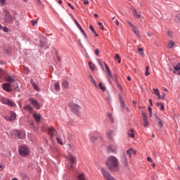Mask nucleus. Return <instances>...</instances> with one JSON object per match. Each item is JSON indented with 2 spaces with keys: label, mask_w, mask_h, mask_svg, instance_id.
I'll return each instance as SVG.
<instances>
[{
  "label": "nucleus",
  "mask_w": 180,
  "mask_h": 180,
  "mask_svg": "<svg viewBox=\"0 0 180 180\" xmlns=\"http://www.w3.org/2000/svg\"><path fill=\"white\" fill-rule=\"evenodd\" d=\"M133 152V148H130L129 150H128L127 151V155H129V157H131V153Z\"/></svg>",
  "instance_id": "a19ab883"
},
{
  "label": "nucleus",
  "mask_w": 180,
  "mask_h": 180,
  "mask_svg": "<svg viewBox=\"0 0 180 180\" xmlns=\"http://www.w3.org/2000/svg\"><path fill=\"white\" fill-rule=\"evenodd\" d=\"M11 86H12V84L9 83H4L2 84L3 89L6 92H12V89H11Z\"/></svg>",
  "instance_id": "9b49d317"
},
{
  "label": "nucleus",
  "mask_w": 180,
  "mask_h": 180,
  "mask_svg": "<svg viewBox=\"0 0 180 180\" xmlns=\"http://www.w3.org/2000/svg\"><path fill=\"white\" fill-rule=\"evenodd\" d=\"M132 13L135 18H141V14L140 13H138L137 11H136V9H134L132 11Z\"/></svg>",
  "instance_id": "b1692460"
},
{
  "label": "nucleus",
  "mask_w": 180,
  "mask_h": 180,
  "mask_svg": "<svg viewBox=\"0 0 180 180\" xmlns=\"http://www.w3.org/2000/svg\"><path fill=\"white\" fill-rule=\"evenodd\" d=\"M32 25L34 26V25H36L37 23V21L36 20H32Z\"/></svg>",
  "instance_id": "052dcab7"
},
{
  "label": "nucleus",
  "mask_w": 180,
  "mask_h": 180,
  "mask_svg": "<svg viewBox=\"0 0 180 180\" xmlns=\"http://www.w3.org/2000/svg\"><path fill=\"white\" fill-rule=\"evenodd\" d=\"M68 6H69L70 8H71V9H72V10H75V8H74V6L71 5L70 3H68Z\"/></svg>",
  "instance_id": "603ef678"
},
{
  "label": "nucleus",
  "mask_w": 180,
  "mask_h": 180,
  "mask_svg": "<svg viewBox=\"0 0 180 180\" xmlns=\"http://www.w3.org/2000/svg\"><path fill=\"white\" fill-rule=\"evenodd\" d=\"M89 65L91 71H94V70H95V65H94V63L89 62Z\"/></svg>",
  "instance_id": "4c0bfd02"
},
{
  "label": "nucleus",
  "mask_w": 180,
  "mask_h": 180,
  "mask_svg": "<svg viewBox=\"0 0 180 180\" xmlns=\"http://www.w3.org/2000/svg\"><path fill=\"white\" fill-rule=\"evenodd\" d=\"M153 116L155 117V120H156L158 123V126H159V127H163L164 124H162V122H161V119H160L156 114H153Z\"/></svg>",
  "instance_id": "f3484780"
},
{
  "label": "nucleus",
  "mask_w": 180,
  "mask_h": 180,
  "mask_svg": "<svg viewBox=\"0 0 180 180\" xmlns=\"http://www.w3.org/2000/svg\"><path fill=\"white\" fill-rule=\"evenodd\" d=\"M30 101L32 105H33V106H34V108L36 109H40V104H39V103L37 102V100H34L33 98H30Z\"/></svg>",
  "instance_id": "dca6fc26"
},
{
  "label": "nucleus",
  "mask_w": 180,
  "mask_h": 180,
  "mask_svg": "<svg viewBox=\"0 0 180 180\" xmlns=\"http://www.w3.org/2000/svg\"><path fill=\"white\" fill-rule=\"evenodd\" d=\"M124 164L125 167H127V158L125 156L124 157Z\"/></svg>",
  "instance_id": "3c124183"
},
{
  "label": "nucleus",
  "mask_w": 180,
  "mask_h": 180,
  "mask_svg": "<svg viewBox=\"0 0 180 180\" xmlns=\"http://www.w3.org/2000/svg\"><path fill=\"white\" fill-rule=\"evenodd\" d=\"M115 58V60H119L120 58V56H119V54L116 53Z\"/></svg>",
  "instance_id": "6e6d98bb"
},
{
  "label": "nucleus",
  "mask_w": 180,
  "mask_h": 180,
  "mask_svg": "<svg viewBox=\"0 0 180 180\" xmlns=\"http://www.w3.org/2000/svg\"><path fill=\"white\" fill-rule=\"evenodd\" d=\"M13 86L15 91H16L17 92H20V88H19V85H18V83H14L13 84Z\"/></svg>",
  "instance_id": "393cba45"
},
{
  "label": "nucleus",
  "mask_w": 180,
  "mask_h": 180,
  "mask_svg": "<svg viewBox=\"0 0 180 180\" xmlns=\"http://www.w3.org/2000/svg\"><path fill=\"white\" fill-rule=\"evenodd\" d=\"M148 112H150V113H152V109L150 107H148Z\"/></svg>",
  "instance_id": "69168bd1"
},
{
  "label": "nucleus",
  "mask_w": 180,
  "mask_h": 180,
  "mask_svg": "<svg viewBox=\"0 0 180 180\" xmlns=\"http://www.w3.org/2000/svg\"><path fill=\"white\" fill-rule=\"evenodd\" d=\"M89 29L90 30H91V32L96 34V36L98 37V36H99L98 34H96V32L95 31V29H94V27L92 25L89 26Z\"/></svg>",
  "instance_id": "e433bc0d"
},
{
  "label": "nucleus",
  "mask_w": 180,
  "mask_h": 180,
  "mask_svg": "<svg viewBox=\"0 0 180 180\" xmlns=\"http://www.w3.org/2000/svg\"><path fill=\"white\" fill-rule=\"evenodd\" d=\"M156 105L158 106V108H159V109H160V110H164V105H162V103H157Z\"/></svg>",
  "instance_id": "7c9ffc66"
},
{
  "label": "nucleus",
  "mask_w": 180,
  "mask_h": 180,
  "mask_svg": "<svg viewBox=\"0 0 180 180\" xmlns=\"http://www.w3.org/2000/svg\"><path fill=\"white\" fill-rule=\"evenodd\" d=\"M31 84L32 85L34 89H35V91H37V92H39L40 91V88L37 86V84H36V83H34V82H33V80H31Z\"/></svg>",
  "instance_id": "4be33fe9"
},
{
  "label": "nucleus",
  "mask_w": 180,
  "mask_h": 180,
  "mask_svg": "<svg viewBox=\"0 0 180 180\" xmlns=\"http://www.w3.org/2000/svg\"><path fill=\"white\" fill-rule=\"evenodd\" d=\"M167 34L169 35V36H172V32H171V31H168L167 32Z\"/></svg>",
  "instance_id": "680f3d73"
},
{
  "label": "nucleus",
  "mask_w": 180,
  "mask_h": 180,
  "mask_svg": "<svg viewBox=\"0 0 180 180\" xmlns=\"http://www.w3.org/2000/svg\"><path fill=\"white\" fill-rule=\"evenodd\" d=\"M24 109L28 112H32L33 108L30 105H27L25 106Z\"/></svg>",
  "instance_id": "c85d7f7f"
},
{
  "label": "nucleus",
  "mask_w": 180,
  "mask_h": 180,
  "mask_svg": "<svg viewBox=\"0 0 180 180\" xmlns=\"http://www.w3.org/2000/svg\"><path fill=\"white\" fill-rule=\"evenodd\" d=\"M175 46V42L174 41H169L167 45L168 49H172Z\"/></svg>",
  "instance_id": "bb28decb"
},
{
  "label": "nucleus",
  "mask_w": 180,
  "mask_h": 180,
  "mask_svg": "<svg viewBox=\"0 0 180 180\" xmlns=\"http://www.w3.org/2000/svg\"><path fill=\"white\" fill-rule=\"evenodd\" d=\"M128 25L130 26V27H131L133 32L134 33V34H136V36H137V37H141V36L140 35V32H139V29L136 28V26H134V25H133V23L130 22V21H127Z\"/></svg>",
  "instance_id": "6e6552de"
},
{
  "label": "nucleus",
  "mask_w": 180,
  "mask_h": 180,
  "mask_svg": "<svg viewBox=\"0 0 180 180\" xmlns=\"http://www.w3.org/2000/svg\"><path fill=\"white\" fill-rule=\"evenodd\" d=\"M173 74H176L178 72V75H180V63H178L176 65H174Z\"/></svg>",
  "instance_id": "a211bd4d"
},
{
  "label": "nucleus",
  "mask_w": 180,
  "mask_h": 180,
  "mask_svg": "<svg viewBox=\"0 0 180 180\" xmlns=\"http://www.w3.org/2000/svg\"><path fill=\"white\" fill-rule=\"evenodd\" d=\"M4 168H5V164L0 163V171H4Z\"/></svg>",
  "instance_id": "49530a36"
},
{
  "label": "nucleus",
  "mask_w": 180,
  "mask_h": 180,
  "mask_svg": "<svg viewBox=\"0 0 180 180\" xmlns=\"http://www.w3.org/2000/svg\"><path fill=\"white\" fill-rule=\"evenodd\" d=\"M84 5H88V4H89V1L88 0H86V1H84Z\"/></svg>",
  "instance_id": "bf43d9fd"
},
{
  "label": "nucleus",
  "mask_w": 180,
  "mask_h": 180,
  "mask_svg": "<svg viewBox=\"0 0 180 180\" xmlns=\"http://www.w3.org/2000/svg\"><path fill=\"white\" fill-rule=\"evenodd\" d=\"M6 81L7 82H10V84H12V83L15 82V79L13 77H12L11 75H8L6 77Z\"/></svg>",
  "instance_id": "412c9836"
},
{
  "label": "nucleus",
  "mask_w": 180,
  "mask_h": 180,
  "mask_svg": "<svg viewBox=\"0 0 180 180\" xmlns=\"http://www.w3.org/2000/svg\"><path fill=\"white\" fill-rule=\"evenodd\" d=\"M110 78H112L115 82H117V75L116 74L112 75V77Z\"/></svg>",
  "instance_id": "c03bdc74"
},
{
  "label": "nucleus",
  "mask_w": 180,
  "mask_h": 180,
  "mask_svg": "<svg viewBox=\"0 0 180 180\" xmlns=\"http://www.w3.org/2000/svg\"><path fill=\"white\" fill-rule=\"evenodd\" d=\"M49 134L51 136V139H53L54 136L57 135V131L53 127H51L49 129Z\"/></svg>",
  "instance_id": "f8f14e48"
},
{
  "label": "nucleus",
  "mask_w": 180,
  "mask_h": 180,
  "mask_svg": "<svg viewBox=\"0 0 180 180\" xmlns=\"http://www.w3.org/2000/svg\"><path fill=\"white\" fill-rule=\"evenodd\" d=\"M6 120H8L9 122H12V120H15L16 119V114L15 113H8L6 115H3Z\"/></svg>",
  "instance_id": "1a4fd4ad"
},
{
  "label": "nucleus",
  "mask_w": 180,
  "mask_h": 180,
  "mask_svg": "<svg viewBox=\"0 0 180 180\" xmlns=\"http://www.w3.org/2000/svg\"><path fill=\"white\" fill-rule=\"evenodd\" d=\"M68 168L69 169H74V165L75 164H77V158L72 154H69L68 155Z\"/></svg>",
  "instance_id": "7ed1b4c3"
},
{
  "label": "nucleus",
  "mask_w": 180,
  "mask_h": 180,
  "mask_svg": "<svg viewBox=\"0 0 180 180\" xmlns=\"http://www.w3.org/2000/svg\"><path fill=\"white\" fill-rule=\"evenodd\" d=\"M2 18L4 25H9L13 22V16L6 9L3 10Z\"/></svg>",
  "instance_id": "f03ea898"
},
{
  "label": "nucleus",
  "mask_w": 180,
  "mask_h": 180,
  "mask_svg": "<svg viewBox=\"0 0 180 180\" xmlns=\"http://www.w3.org/2000/svg\"><path fill=\"white\" fill-rule=\"evenodd\" d=\"M101 174L106 180H115L113 176L110 175V173H108V171L105 170L103 168H101Z\"/></svg>",
  "instance_id": "0eeeda50"
},
{
  "label": "nucleus",
  "mask_w": 180,
  "mask_h": 180,
  "mask_svg": "<svg viewBox=\"0 0 180 180\" xmlns=\"http://www.w3.org/2000/svg\"><path fill=\"white\" fill-rule=\"evenodd\" d=\"M14 134L13 137H18V139H25L26 137V134L23 131H13Z\"/></svg>",
  "instance_id": "9d476101"
},
{
  "label": "nucleus",
  "mask_w": 180,
  "mask_h": 180,
  "mask_svg": "<svg viewBox=\"0 0 180 180\" xmlns=\"http://www.w3.org/2000/svg\"><path fill=\"white\" fill-rule=\"evenodd\" d=\"M98 26H100V29H101V30H103V29H105V27H103V24H102L101 22H98Z\"/></svg>",
  "instance_id": "a18cd8bd"
},
{
  "label": "nucleus",
  "mask_w": 180,
  "mask_h": 180,
  "mask_svg": "<svg viewBox=\"0 0 180 180\" xmlns=\"http://www.w3.org/2000/svg\"><path fill=\"white\" fill-rule=\"evenodd\" d=\"M119 23H120L119 20H115V24L117 25V26H119Z\"/></svg>",
  "instance_id": "e2e57ef3"
},
{
  "label": "nucleus",
  "mask_w": 180,
  "mask_h": 180,
  "mask_svg": "<svg viewBox=\"0 0 180 180\" xmlns=\"http://www.w3.org/2000/svg\"><path fill=\"white\" fill-rule=\"evenodd\" d=\"M150 70V68L148 66L146 67V72L145 75H146V77H148V75H150V72L148 71Z\"/></svg>",
  "instance_id": "58836bf2"
},
{
  "label": "nucleus",
  "mask_w": 180,
  "mask_h": 180,
  "mask_svg": "<svg viewBox=\"0 0 180 180\" xmlns=\"http://www.w3.org/2000/svg\"><path fill=\"white\" fill-rule=\"evenodd\" d=\"M20 176H21L22 179H27V176L25 173H20Z\"/></svg>",
  "instance_id": "ea45409f"
},
{
  "label": "nucleus",
  "mask_w": 180,
  "mask_h": 180,
  "mask_svg": "<svg viewBox=\"0 0 180 180\" xmlns=\"http://www.w3.org/2000/svg\"><path fill=\"white\" fill-rule=\"evenodd\" d=\"M174 20L176 23H180V14L176 15Z\"/></svg>",
  "instance_id": "72a5a7b5"
},
{
  "label": "nucleus",
  "mask_w": 180,
  "mask_h": 180,
  "mask_svg": "<svg viewBox=\"0 0 180 180\" xmlns=\"http://www.w3.org/2000/svg\"><path fill=\"white\" fill-rule=\"evenodd\" d=\"M79 30L82 32V34H84V36H86V34H85V31H84V30L82 29V27H81V25H79V27H78Z\"/></svg>",
  "instance_id": "09e8293b"
},
{
  "label": "nucleus",
  "mask_w": 180,
  "mask_h": 180,
  "mask_svg": "<svg viewBox=\"0 0 180 180\" xmlns=\"http://www.w3.org/2000/svg\"><path fill=\"white\" fill-rule=\"evenodd\" d=\"M105 164L110 171H114L119 167V160L115 156H110L107 158Z\"/></svg>",
  "instance_id": "f257e3e1"
},
{
  "label": "nucleus",
  "mask_w": 180,
  "mask_h": 180,
  "mask_svg": "<svg viewBox=\"0 0 180 180\" xmlns=\"http://www.w3.org/2000/svg\"><path fill=\"white\" fill-rule=\"evenodd\" d=\"M56 140H57L58 144H60V146H63V141H61V139H60V137L57 136V137H56Z\"/></svg>",
  "instance_id": "37998d69"
},
{
  "label": "nucleus",
  "mask_w": 180,
  "mask_h": 180,
  "mask_svg": "<svg viewBox=\"0 0 180 180\" xmlns=\"http://www.w3.org/2000/svg\"><path fill=\"white\" fill-rule=\"evenodd\" d=\"M72 112H78L81 110V107H79L78 105H73L72 106Z\"/></svg>",
  "instance_id": "aec40b11"
},
{
  "label": "nucleus",
  "mask_w": 180,
  "mask_h": 180,
  "mask_svg": "<svg viewBox=\"0 0 180 180\" xmlns=\"http://www.w3.org/2000/svg\"><path fill=\"white\" fill-rule=\"evenodd\" d=\"M89 78L91 80V82H92L94 84V86H96V82H95V79H94V76L89 75Z\"/></svg>",
  "instance_id": "cd10ccee"
},
{
  "label": "nucleus",
  "mask_w": 180,
  "mask_h": 180,
  "mask_svg": "<svg viewBox=\"0 0 180 180\" xmlns=\"http://www.w3.org/2000/svg\"><path fill=\"white\" fill-rule=\"evenodd\" d=\"M62 86H63V88L68 89V82H67V80H64L62 83Z\"/></svg>",
  "instance_id": "c756f323"
},
{
  "label": "nucleus",
  "mask_w": 180,
  "mask_h": 180,
  "mask_svg": "<svg viewBox=\"0 0 180 180\" xmlns=\"http://www.w3.org/2000/svg\"><path fill=\"white\" fill-rule=\"evenodd\" d=\"M108 153H116V151H117V146L115 145H110L108 147Z\"/></svg>",
  "instance_id": "4468645a"
},
{
  "label": "nucleus",
  "mask_w": 180,
  "mask_h": 180,
  "mask_svg": "<svg viewBox=\"0 0 180 180\" xmlns=\"http://www.w3.org/2000/svg\"><path fill=\"white\" fill-rule=\"evenodd\" d=\"M147 161H148V162H153V159L150 157L147 158Z\"/></svg>",
  "instance_id": "5fc2aeb1"
},
{
  "label": "nucleus",
  "mask_w": 180,
  "mask_h": 180,
  "mask_svg": "<svg viewBox=\"0 0 180 180\" xmlns=\"http://www.w3.org/2000/svg\"><path fill=\"white\" fill-rule=\"evenodd\" d=\"M138 51L140 56H144V49L143 48H138Z\"/></svg>",
  "instance_id": "2f4dec72"
},
{
  "label": "nucleus",
  "mask_w": 180,
  "mask_h": 180,
  "mask_svg": "<svg viewBox=\"0 0 180 180\" xmlns=\"http://www.w3.org/2000/svg\"><path fill=\"white\" fill-rule=\"evenodd\" d=\"M91 141H96L98 140V137L91 136Z\"/></svg>",
  "instance_id": "8fccbe9b"
},
{
  "label": "nucleus",
  "mask_w": 180,
  "mask_h": 180,
  "mask_svg": "<svg viewBox=\"0 0 180 180\" xmlns=\"http://www.w3.org/2000/svg\"><path fill=\"white\" fill-rule=\"evenodd\" d=\"M32 116L34 119V120L37 122V123H40V121L41 120V115L39 113H33Z\"/></svg>",
  "instance_id": "2eb2a0df"
},
{
  "label": "nucleus",
  "mask_w": 180,
  "mask_h": 180,
  "mask_svg": "<svg viewBox=\"0 0 180 180\" xmlns=\"http://www.w3.org/2000/svg\"><path fill=\"white\" fill-rule=\"evenodd\" d=\"M169 72H174V69H172V68H169Z\"/></svg>",
  "instance_id": "0e129e2a"
},
{
  "label": "nucleus",
  "mask_w": 180,
  "mask_h": 180,
  "mask_svg": "<svg viewBox=\"0 0 180 180\" xmlns=\"http://www.w3.org/2000/svg\"><path fill=\"white\" fill-rule=\"evenodd\" d=\"M75 25H77V27H79V23L78 22V21H77V20L76 19H75Z\"/></svg>",
  "instance_id": "4d7b16f0"
},
{
  "label": "nucleus",
  "mask_w": 180,
  "mask_h": 180,
  "mask_svg": "<svg viewBox=\"0 0 180 180\" xmlns=\"http://www.w3.org/2000/svg\"><path fill=\"white\" fill-rule=\"evenodd\" d=\"M118 88L122 91V85L118 84Z\"/></svg>",
  "instance_id": "774afa93"
},
{
  "label": "nucleus",
  "mask_w": 180,
  "mask_h": 180,
  "mask_svg": "<svg viewBox=\"0 0 180 180\" xmlns=\"http://www.w3.org/2000/svg\"><path fill=\"white\" fill-rule=\"evenodd\" d=\"M18 151L22 157H25L29 154V148L26 146H22L18 148Z\"/></svg>",
  "instance_id": "20e7f679"
},
{
  "label": "nucleus",
  "mask_w": 180,
  "mask_h": 180,
  "mask_svg": "<svg viewBox=\"0 0 180 180\" xmlns=\"http://www.w3.org/2000/svg\"><path fill=\"white\" fill-rule=\"evenodd\" d=\"M98 88H100V89H102L103 91H106V87H105V86L102 84V82L99 83Z\"/></svg>",
  "instance_id": "c9c22d12"
},
{
  "label": "nucleus",
  "mask_w": 180,
  "mask_h": 180,
  "mask_svg": "<svg viewBox=\"0 0 180 180\" xmlns=\"http://www.w3.org/2000/svg\"><path fill=\"white\" fill-rule=\"evenodd\" d=\"M143 120L144 127H147V126H148V124H150V122H148V120L147 119V115L143 114Z\"/></svg>",
  "instance_id": "6ab92c4d"
},
{
  "label": "nucleus",
  "mask_w": 180,
  "mask_h": 180,
  "mask_svg": "<svg viewBox=\"0 0 180 180\" xmlns=\"http://www.w3.org/2000/svg\"><path fill=\"white\" fill-rule=\"evenodd\" d=\"M152 94H153V95H156L158 99L164 100V96H161V94H160V90L158 89H153Z\"/></svg>",
  "instance_id": "ddd939ff"
},
{
  "label": "nucleus",
  "mask_w": 180,
  "mask_h": 180,
  "mask_svg": "<svg viewBox=\"0 0 180 180\" xmlns=\"http://www.w3.org/2000/svg\"><path fill=\"white\" fill-rule=\"evenodd\" d=\"M99 52H100V51L97 49H96L95 50V54H96V56H99Z\"/></svg>",
  "instance_id": "864d4df0"
},
{
  "label": "nucleus",
  "mask_w": 180,
  "mask_h": 180,
  "mask_svg": "<svg viewBox=\"0 0 180 180\" xmlns=\"http://www.w3.org/2000/svg\"><path fill=\"white\" fill-rule=\"evenodd\" d=\"M0 5L5 6V5H6V0H0Z\"/></svg>",
  "instance_id": "79ce46f5"
},
{
  "label": "nucleus",
  "mask_w": 180,
  "mask_h": 180,
  "mask_svg": "<svg viewBox=\"0 0 180 180\" xmlns=\"http://www.w3.org/2000/svg\"><path fill=\"white\" fill-rule=\"evenodd\" d=\"M120 103H121V106H122V108H124V101H123V100L122 99V98H120Z\"/></svg>",
  "instance_id": "de8ad7c7"
},
{
  "label": "nucleus",
  "mask_w": 180,
  "mask_h": 180,
  "mask_svg": "<svg viewBox=\"0 0 180 180\" xmlns=\"http://www.w3.org/2000/svg\"><path fill=\"white\" fill-rule=\"evenodd\" d=\"M127 134L131 139H134V130L131 129L129 131H128Z\"/></svg>",
  "instance_id": "5701e85b"
},
{
  "label": "nucleus",
  "mask_w": 180,
  "mask_h": 180,
  "mask_svg": "<svg viewBox=\"0 0 180 180\" xmlns=\"http://www.w3.org/2000/svg\"><path fill=\"white\" fill-rule=\"evenodd\" d=\"M107 136L109 137V139H113V136H115V133L112 130H110L107 133Z\"/></svg>",
  "instance_id": "a878e982"
},
{
  "label": "nucleus",
  "mask_w": 180,
  "mask_h": 180,
  "mask_svg": "<svg viewBox=\"0 0 180 180\" xmlns=\"http://www.w3.org/2000/svg\"><path fill=\"white\" fill-rule=\"evenodd\" d=\"M1 103H4V105H8V106H11V108H15L16 106V104L13 103V101H11L9 98H6L5 97H3L1 98Z\"/></svg>",
  "instance_id": "39448f33"
},
{
  "label": "nucleus",
  "mask_w": 180,
  "mask_h": 180,
  "mask_svg": "<svg viewBox=\"0 0 180 180\" xmlns=\"http://www.w3.org/2000/svg\"><path fill=\"white\" fill-rule=\"evenodd\" d=\"M108 116L111 123H114L115 119L113 118V115H112V113L108 114Z\"/></svg>",
  "instance_id": "473e14b6"
},
{
  "label": "nucleus",
  "mask_w": 180,
  "mask_h": 180,
  "mask_svg": "<svg viewBox=\"0 0 180 180\" xmlns=\"http://www.w3.org/2000/svg\"><path fill=\"white\" fill-rule=\"evenodd\" d=\"M3 30H4V32H5L6 33V32H8V27H4L3 28Z\"/></svg>",
  "instance_id": "13d9d810"
},
{
  "label": "nucleus",
  "mask_w": 180,
  "mask_h": 180,
  "mask_svg": "<svg viewBox=\"0 0 180 180\" xmlns=\"http://www.w3.org/2000/svg\"><path fill=\"white\" fill-rule=\"evenodd\" d=\"M133 105H137V102L136 101H132Z\"/></svg>",
  "instance_id": "338daca9"
},
{
  "label": "nucleus",
  "mask_w": 180,
  "mask_h": 180,
  "mask_svg": "<svg viewBox=\"0 0 180 180\" xmlns=\"http://www.w3.org/2000/svg\"><path fill=\"white\" fill-rule=\"evenodd\" d=\"M54 88L56 91H60V83L58 82L55 83Z\"/></svg>",
  "instance_id": "f704fd0d"
},
{
  "label": "nucleus",
  "mask_w": 180,
  "mask_h": 180,
  "mask_svg": "<svg viewBox=\"0 0 180 180\" xmlns=\"http://www.w3.org/2000/svg\"><path fill=\"white\" fill-rule=\"evenodd\" d=\"M104 65L106 72V77L108 78L110 84H112V80H110V78H112V72L110 71V69L109 68V66H108V64H106V63H104Z\"/></svg>",
  "instance_id": "423d86ee"
}]
</instances>
